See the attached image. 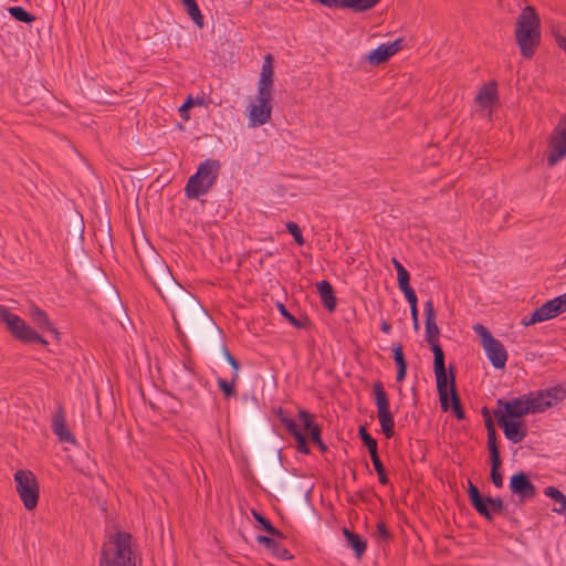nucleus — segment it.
<instances>
[{
  "mask_svg": "<svg viewBox=\"0 0 566 566\" xmlns=\"http://www.w3.org/2000/svg\"><path fill=\"white\" fill-rule=\"evenodd\" d=\"M8 11L15 21L23 22L25 24H31L36 19L34 14L28 12L22 7H10Z\"/></svg>",
  "mask_w": 566,
  "mask_h": 566,
  "instance_id": "obj_33",
  "label": "nucleus"
},
{
  "mask_svg": "<svg viewBox=\"0 0 566 566\" xmlns=\"http://www.w3.org/2000/svg\"><path fill=\"white\" fill-rule=\"evenodd\" d=\"M483 416L485 417V428H486V432H488V449L489 450H499L497 433L494 428L493 420L490 417L486 408L483 409Z\"/></svg>",
  "mask_w": 566,
  "mask_h": 566,
  "instance_id": "obj_29",
  "label": "nucleus"
},
{
  "mask_svg": "<svg viewBox=\"0 0 566 566\" xmlns=\"http://www.w3.org/2000/svg\"><path fill=\"white\" fill-rule=\"evenodd\" d=\"M564 263L566 264V258H565V261H564Z\"/></svg>",
  "mask_w": 566,
  "mask_h": 566,
  "instance_id": "obj_63",
  "label": "nucleus"
},
{
  "mask_svg": "<svg viewBox=\"0 0 566 566\" xmlns=\"http://www.w3.org/2000/svg\"><path fill=\"white\" fill-rule=\"evenodd\" d=\"M394 352V360L397 367L407 366V361L405 359V355L402 352L401 345H397L392 348Z\"/></svg>",
  "mask_w": 566,
  "mask_h": 566,
  "instance_id": "obj_50",
  "label": "nucleus"
},
{
  "mask_svg": "<svg viewBox=\"0 0 566 566\" xmlns=\"http://www.w3.org/2000/svg\"><path fill=\"white\" fill-rule=\"evenodd\" d=\"M286 230L293 237V239L295 240V242L298 245L304 244L305 241H304V237L302 234V230L295 222H292V221L287 222Z\"/></svg>",
  "mask_w": 566,
  "mask_h": 566,
  "instance_id": "obj_43",
  "label": "nucleus"
},
{
  "mask_svg": "<svg viewBox=\"0 0 566 566\" xmlns=\"http://www.w3.org/2000/svg\"><path fill=\"white\" fill-rule=\"evenodd\" d=\"M373 392L381 431L387 439H391L395 436V420L389 408L388 395L380 381L374 382Z\"/></svg>",
  "mask_w": 566,
  "mask_h": 566,
  "instance_id": "obj_9",
  "label": "nucleus"
},
{
  "mask_svg": "<svg viewBox=\"0 0 566 566\" xmlns=\"http://www.w3.org/2000/svg\"><path fill=\"white\" fill-rule=\"evenodd\" d=\"M229 364L233 369V381H237L239 379L240 363L233 356H229Z\"/></svg>",
  "mask_w": 566,
  "mask_h": 566,
  "instance_id": "obj_54",
  "label": "nucleus"
},
{
  "mask_svg": "<svg viewBox=\"0 0 566 566\" xmlns=\"http://www.w3.org/2000/svg\"><path fill=\"white\" fill-rule=\"evenodd\" d=\"M203 103H205V98L203 97L193 98L192 96H189L186 99V102L179 108L180 116L184 119H188L189 116L187 115V111L190 109V108H195L196 105L201 106V105H203Z\"/></svg>",
  "mask_w": 566,
  "mask_h": 566,
  "instance_id": "obj_39",
  "label": "nucleus"
},
{
  "mask_svg": "<svg viewBox=\"0 0 566 566\" xmlns=\"http://www.w3.org/2000/svg\"><path fill=\"white\" fill-rule=\"evenodd\" d=\"M237 381H233V377L231 380H227L223 378H218L217 384L219 389L223 392V395L229 398L235 395L234 385Z\"/></svg>",
  "mask_w": 566,
  "mask_h": 566,
  "instance_id": "obj_42",
  "label": "nucleus"
},
{
  "mask_svg": "<svg viewBox=\"0 0 566 566\" xmlns=\"http://www.w3.org/2000/svg\"><path fill=\"white\" fill-rule=\"evenodd\" d=\"M277 310L281 313V315L285 317L293 326L297 328L303 327L302 323L286 310L284 304L277 303Z\"/></svg>",
  "mask_w": 566,
  "mask_h": 566,
  "instance_id": "obj_48",
  "label": "nucleus"
},
{
  "mask_svg": "<svg viewBox=\"0 0 566 566\" xmlns=\"http://www.w3.org/2000/svg\"><path fill=\"white\" fill-rule=\"evenodd\" d=\"M0 322L7 326L12 336L24 344L39 343L44 346L48 345V340L34 328L3 305H0Z\"/></svg>",
  "mask_w": 566,
  "mask_h": 566,
  "instance_id": "obj_5",
  "label": "nucleus"
},
{
  "mask_svg": "<svg viewBox=\"0 0 566 566\" xmlns=\"http://www.w3.org/2000/svg\"><path fill=\"white\" fill-rule=\"evenodd\" d=\"M451 409L458 419H464V411L461 407L460 398L455 390V376L451 373L450 377Z\"/></svg>",
  "mask_w": 566,
  "mask_h": 566,
  "instance_id": "obj_31",
  "label": "nucleus"
},
{
  "mask_svg": "<svg viewBox=\"0 0 566 566\" xmlns=\"http://www.w3.org/2000/svg\"><path fill=\"white\" fill-rule=\"evenodd\" d=\"M298 418L302 421L304 429L310 432L311 440L317 444L319 450L322 452H325L327 450L326 444L321 439L322 429L318 424L314 423L312 421V415H310L306 410L300 409L298 410Z\"/></svg>",
  "mask_w": 566,
  "mask_h": 566,
  "instance_id": "obj_20",
  "label": "nucleus"
},
{
  "mask_svg": "<svg viewBox=\"0 0 566 566\" xmlns=\"http://www.w3.org/2000/svg\"><path fill=\"white\" fill-rule=\"evenodd\" d=\"M272 94H273V88H265V87L258 86V93H256L255 101L260 102V103L268 104V105H272L271 104Z\"/></svg>",
  "mask_w": 566,
  "mask_h": 566,
  "instance_id": "obj_47",
  "label": "nucleus"
},
{
  "mask_svg": "<svg viewBox=\"0 0 566 566\" xmlns=\"http://www.w3.org/2000/svg\"><path fill=\"white\" fill-rule=\"evenodd\" d=\"M252 515H253L254 520L262 526V528L268 534H270L271 536H274V537L284 538L283 533L281 531H279L277 528H275L271 524V522L266 517H264L260 512L253 510Z\"/></svg>",
  "mask_w": 566,
  "mask_h": 566,
  "instance_id": "obj_32",
  "label": "nucleus"
},
{
  "mask_svg": "<svg viewBox=\"0 0 566 566\" xmlns=\"http://www.w3.org/2000/svg\"><path fill=\"white\" fill-rule=\"evenodd\" d=\"M490 462H491V480L496 488L503 486V476L500 472L502 460L500 457V450H489Z\"/></svg>",
  "mask_w": 566,
  "mask_h": 566,
  "instance_id": "obj_26",
  "label": "nucleus"
},
{
  "mask_svg": "<svg viewBox=\"0 0 566 566\" xmlns=\"http://www.w3.org/2000/svg\"><path fill=\"white\" fill-rule=\"evenodd\" d=\"M220 161L217 159H206L200 163L197 172L189 177L185 193L188 199H199L208 193L218 179Z\"/></svg>",
  "mask_w": 566,
  "mask_h": 566,
  "instance_id": "obj_4",
  "label": "nucleus"
},
{
  "mask_svg": "<svg viewBox=\"0 0 566 566\" xmlns=\"http://www.w3.org/2000/svg\"><path fill=\"white\" fill-rule=\"evenodd\" d=\"M186 7V11L191 20L198 25V28L202 29L205 25L203 15L198 7V2H182Z\"/></svg>",
  "mask_w": 566,
  "mask_h": 566,
  "instance_id": "obj_34",
  "label": "nucleus"
},
{
  "mask_svg": "<svg viewBox=\"0 0 566 566\" xmlns=\"http://www.w3.org/2000/svg\"><path fill=\"white\" fill-rule=\"evenodd\" d=\"M558 315L566 312V293L552 300Z\"/></svg>",
  "mask_w": 566,
  "mask_h": 566,
  "instance_id": "obj_51",
  "label": "nucleus"
},
{
  "mask_svg": "<svg viewBox=\"0 0 566 566\" xmlns=\"http://www.w3.org/2000/svg\"><path fill=\"white\" fill-rule=\"evenodd\" d=\"M374 537L379 545L385 544L389 541L390 532L388 531L384 522H379L377 524L376 531L374 532Z\"/></svg>",
  "mask_w": 566,
  "mask_h": 566,
  "instance_id": "obj_41",
  "label": "nucleus"
},
{
  "mask_svg": "<svg viewBox=\"0 0 566 566\" xmlns=\"http://www.w3.org/2000/svg\"><path fill=\"white\" fill-rule=\"evenodd\" d=\"M139 556L133 536L124 531L112 534L103 544L98 566H137Z\"/></svg>",
  "mask_w": 566,
  "mask_h": 566,
  "instance_id": "obj_2",
  "label": "nucleus"
},
{
  "mask_svg": "<svg viewBox=\"0 0 566 566\" xmlns=\"http://www.w3.org/2000/svg\"><path fill=\"white\" fill-rule=\"evenodd\" d=\"M380 329L385 333V334H390L391 332V325L387 322V321H381V324H380Z\"/></svg>",
  "mask_w": 566,
  "mask_h": 566,
  "instance_id": "obj_59",
  "label": "nucleus"
},
{
  "mask_svg": "<svg viewBox=\"0 0 566 566\" xmlns=\"http://www.w3.org/2000/svg\"><path fill=\"white\" fill-rule=\"evenodd\" d=\"M15 490L24 507L32 511L39 501V485L35 475L30 470H18L14 473Z\"/></svg>",
  "mask_w": 566,
  "mask_h": 566,
  "instance_id": "obj_7",
  "label": "nucleus"
},
{
  "mask_svg": "<svg viewBox=\"0 0 566 566\" xmlns=\"http://www.w3.org/2000/svg\"><path fill=\"white\" fill-rule=\"evenodd\" d=\"M316 290L319 294L324 307L333 312L336 308V297L334 295L333 286L328 281H321L316 283Z\"/></svg>",
  "mask_w": 566,
  "mask_h": 566,
  "instance_id": "obj_23",
  "label": "nucleus"
},
{
  "mask_svg": "<svg viewBox=\"0 0 566 566\" xmlns=\"http://www.w3.org/2000/svg\"><path fill=\"white\" fill-rule=\"evenodd\" d=\"M468 495L474 510L488 521H492L495 514H501L505 510L501 497L483 496L471 481L468 485Z\"/></svg>",
  "mask_w": 566,
  "mask_h": 566,
  "instance_id": "obj_8",
  "label": "nucleus"
},
{
  "mask_svg": "<svg viewBox=\"0 0 566 566\" xmlns=\"http://www.w3.org/2000/svg\"><path fill=\"white\" fill-rule=\"evenodd\" d=\"M525 395L532 413H539L564 401L566 399V387L557 385Z\"/></svg>",
  "mask_w": 566,
  "mask_h": 566,
  "instance_id": "obj_6",
  "label": "nucleus"
},
{
  "mask_svg": "<svg viewBox=\"0 0 566 566\" xmlns=\"http://www.w3.org/2000/svg\"><path fill=\"white\" fill-rule=\"evenodd\" d=\"M483 349L494 368L502 369L505 367L507 361V352L499 339L495 338L494 340H489V344H484Z\"/></svg>",
  "mask_w": 566,
  "mask_h": 566,
  "instance_id": "obj_18",
  "label": "nucleus"
},
{
  "mask_svg": "<svg viewBox=\"0 0 566 566\" xmlns=\"http://www.w3.org/2000/svg\"><path fill=\"white\" fill-rule=\"evenodd\" d=\"M537 312L536 310L530 315V316H524L522 318V324L524 326H530V325H533V324H536V323H541V317L537 316Z\"/></svg>",
  "mask_w": 566,
  "mask_h": 566,
  "instance_id": "obj_52",
  "label": "nucleus"
},
{
  "mask_svg": "<svg viewBox=\"0 0 566 566\" xmlns=\"http://www.w3.org/2000/svg\"><path fill=\"white\" fill-rule=\"evenodd\" d=\"M473 331L479 337H481L482 346H484V344H489V340L495 339L491 332L482 324L478 323L473 325Z\"/></svg>",
  "mask_w": 566,
  "mask_h": 566,
  "instance_id": "obj_44",
  "label": "nucleus"
},
{
  "mask_svg": "<svg viewBox=\"0 0 566 566\" xmlns=\"http://www.w3.org/2000/svg\"><path fill=\"white\" fill-rule=\"evenodd\" d=\"M343 535L345 536L348 545L355 552L357 558H360L367 548V543L358 534L350 532L347 527L343 528Z\"/></svg>",
  "mask_w": 566,
  "mask_h": 566,
  "instance_id": "obj_25",
  "label": "nucleus"
},
{
  "mask_svg": "<svg viewBox=\"0 0 566 566\" xmlns=\"http://www.w3.org/2000/svg\"><path fill=\"white\" fill-rule=\"evenodd\" d=\"M370 459H371L373 465H374V468H375V470L377 472L379 482L382 485H388L389 484V479H388V476L386 474L385 467H384V464H382L378 453L370 455Z\"/></svg>",
  "mask_w": 566,
  "mask_h": 566,
  "instance_id": "obj_38",
  "label": "nucleus"
},
{
  "mask_svg": "<svg viewBox=\"0 0 566 566\" xmlns=\"http://www.w3.org/2000/svg\"><path fill=\"white\" fill-rule=\"evenodd\" d=\"M51 427L59 441L71 444L76 443L75 437L67 428L65 411L62 406H59L56 411L53 413Z\"/></svg>",
  "mask_w": 566,
  "mask_h": 566,
  "instance_id": "obj_15",
  "label": "nucleus"
},
{
  "mask_svg": "<svg viewBox=\"0 0 566 566\" xmlns=\"http://www.w3.org/2000/svg\"><path fill=\"white\" fill-rule=\"evenodd\" d=\"M406 374H407V366H400V367H397V381L400 382L405 379L406 377Z\"/></svg>",
  "mask_w": 566,
  "mask_h": 566,
  "instance_id": "obj_56",
  "label": "nucleus"
},
{
  "mask_svg": "<svg viewBox=\"0 0 566 566\" xmlns=\"http://www.w3.org/2000/svg\"><path fill=\"white\" fill-rule=\"evenodd\" d=\"M277 537H269L265 535H258L256 541L259 544L265 546L268 549H270L272 553L275 552L280 543L276 541Z\"/></svg>",
  "mask_w": 566,
  "mask_h": 566,
  "instance_id": "obj_46",
  "label": "nucleus"
},
{
  "mask_svg": "<svg viewBox=\"0 0 566 566\" xmlns=\"http://www.w3.org/2000/svg\"><path fill=\"white\" fill-rule=\"evenodd\" d=\"M156 273L159 280L149 273H146L147 279L169 307L177 327L178 317L188 319L190 314L203 312L196 296L175 280L167 265L159 262L156 265Z\"/></svg>",
  "mask_w": 566,
  "mask_h": 566,
  "instance_id": "obj_1",
  "label": "nucleus"
},
{
  "mask_svg": "<svg viewBox=\"0 0 566 566\" xmlns=\"http://www.w3.org/2000/svg\"><path fill=\"white\" fill-rule=\"evenodd\" d=\"M475 102L480 107L491 109V107L497 102L496 83L490 82L489 84L483 85L475 97ZM489 115H491V111H489Z\"/></svg>",
  "mask_w": 566,
  "mask_h": 566,
  "instance_id": "obj_21",
  "label": "nucleus"
},
{
  "mask_svg": "<svg viewBox=\"0 0 566 566\" xmlns=\"http://www.w3.org/2000/svg\"><path fill=\"white\" fill-rule=\"evenodd\" d=\"M544 494L559 504L558 507L553 510L554 512L557 514H564L566 512V495L562 491L554 486H547L544 490Z\"/></svg>",
  "mask_w": 566,
  "mask_h": 566,
  "instance_id": "obj_30",
  "label": "nucleus"
},
{
  "mask_svg": "<svg viewBox=\"0 0 566 566\" xmlns=\"http://www.w3.org/2000/svg\"><path fill=\"white\" fill-rule=\"evenodd\" d=\"M556 43L557 45L566 52V38L562 34H556Z\"/></svg>",
  "mask_w": 566,
  "mask_h": 566,
  "instance_id": "obj_57",
  "label": "nucleus"
},
{
  "mask_svg": "<svg viewBox=\"0 0 566 566\" xmlns=\"http://www.w3.org/2000/svg\"><path fill=\"white\" fill-rule=\"evenodd\" d=\"M329 9H349L354 12H364L375 7L377 2H319Z\"/></svg>",
  "mask_w": 566,
  "mask_h": 566,
  "instance_id": "obj_27",
  "label": "nucleus"
},
{
  "mask_svg": "<svg viewBox=\"0 0 566 566\" xmlns=\"http://www.w3.org/2000/svg\"><path fill=\"white\" fill-rule=\"evenodd\" d=\"M411 318H412V325H413L415 331H419L420 323H419V313H418V311H416V314L411 313Z\"/></svg>",
  "mask_w": 566,
  "mask_h": 566,
  "instance_id": "obj_58",
  "label": "nucleus"
},
{
  "mask_svg": "<svg viewBox=\"0 0 566 566\" xmlns=\"http://www.w3.org/2000/svg\"><path fill=\"white\" fill-rule=\"evenodd\" d=\"M552 34L554 35L555 39H556V34H560L558 27H556V25L552 27Z\"/></svg>",
  "mask_w": 566,
  "mask_h": 566,
  "instance_id": "obj_62",
  "label": "nucleus"
},
{
  "mask_svg": "<svg viewBox=\"0 0 566 566\" xmlns=\"http://www.w3.org/2000/svg\"><path fill=\"white\" fill-rule=\"evenodd\" d=\"M496 403L499 408L494 412L505 415L506 419L522 418L532 413L526 395H521L511 400L497 399Z\"/></svg>",
  "mask_w": 566,
  "mask_h": 566,
  "instance_id": "obj_12",
  "label": "nucleus"
},
{
  "mask_svg": "<svg viewBox=\"0 0 566 566\" xmlns=\"http://www.w3.org/2000/svg\"><path fill=\"white\" fill-rule=\"evenodd\" d=\"M433 371L436 376L440 405L442 410L446 411L449 408L448 394L450 391V377L451 373L453 375L454 373L451 368L450 373H447L444 364V353L441 346H436V348H433Z\"/></svg>",
  "mask_w": 566,
  "mask_h": 566,
  "instance_id": "obj_10",
  "label": "nucleus"
},
{
  "mask_svg": "<svg viewBox=\"0 0 566 566\" xmlns=\"http://www.w3.org/2000/svg\"><path fill=\"white\" fill-rule=\"evenodd\" d=\"M424 314H426V339L431 346V350L433 352V348L439 345V336H440V329L438 325L436 324V312L433 307V301L432 298H429L424 303Z\"/></svg>",
  "mask_w": 566,
  "mask_h": 566,
  "instance_id": "obj_16",
  "label": "nucleus"
},
{
  "mask_svg": "<svg viewBox=\"0 0 566 566\" xmlns=\"http://www.w3.org/2000/svg\"><path fill=\"white\" fill-rule=\"evenodd\" d=\"M273 555L277 556L280 559L287 560L292 558L291 553L283 547L281 544L277 546Z\"/></svg>",
  "mask_w": 566,
  "mask_h": 566,
  "instance_id": "obj_53",
  "label": "nucleus"
},
{
  "mask_svg": "<svg viewBox=\"0 0 566 566\" xmlns=\"http://www.w3.org/2000/svg\"><path fill=\"white\" fill-rule=\"evenodd\" d=\"M397 280L400 290L410 287V274L406 269H400L397 272Z\"/></svg>",
  "mask_w": 566,
  "mask_h": 566,
  "instance_id": "obj_49",
  "label": "nucleus"
},
{
  "mask_svg": "<svg viewBox=\"0 0 566 566\" xmlns=\"http://www.w3.org/2000/svg\"><path fill=\"white\" fill-rule=\"evenodd\" d=\"M391 55H395L399 50H401L402 39H397L394 42L386 43Z\"/></svg>",
  "mask_w": 566,
  "mask_h": 566,
  "instance_id": "obj_55",
  "label": "nucleus"
},
{
  "mask_svg": "<svg viewBox=\"0 0 566 566\" xmlns=\"http://www.w3.org/2000/svg\"><path fill=\"white\" fill-rule=\"evenodd\" d=\"M274 84V71H273V57L271 54H266L262 64L260 78L258 81L259 87L273 88Z\"/></svg>",
  "mask_w": 566,
  "mask_h": 566,
  "instance_id": "obj_24",
  "label": "nucleus"
},
{
  "mask_svg": "<svg viewBox=\"0 0 566 566\" xmlns=\"http://www.w3.org/2000/svg\"><path fill=\"white\" fill-rule=\"evenodd\" d=\"M176 387L180 392L193 395V385L197 379L196 374L186 365L182 366L179 374L175 375Z\"/></svg>",
  "mask_w": 566,
  "mask_h": 566,
  "instance_id": "obj_22",
  "label": "nucleus"
},
{
  "mask_svg": "<svg viewBox=\"0 0 566 566\" xmlns=\"http://www.w3.org/2000/svg\"><path fill=\"white\" fill-rule=\"evenodd\" d=\"M358 434H359V438L361 439L364 446L368 449L369 455L378 453L376 439H374L367 432V430L364 426L359 427Z\"/></svg>",
  "mask_w": 566,
  "mask_h": 566,
  "instance_id": "obj_36",
  "label": "nucleus"
},
{
  "mask_svg": "<svg viewBox=\"0 0 566 566\" xmlns=\"http://www.w3.org/2000/svg\"><path fill=\"white\" fill-rule=\"evenodd\" d=\"M391 262L397 272H399L400 269H405V266L397 259L394 258Z\"/></svg>",
  "mask_w": 566,
  "mask_h": 566,
  "instance_id": "obj_60",
  "label": "nucleus"
},
{
  "mask_svg": "<svg viewBox=\"0 0 566 566\" xmlns=\"http://www.w3.org/2000/svg\"><path fill=\"white\" fill-rule=\"evenodd\" d=\"M391 56L387 44L382 43L368 54L367 60L370 64L378 65L388 61Z\"/></svg>",
  "mask_w": 566,
  "mask_h": 566,
  "instance_id": "obj_28",
  "label": "nucleus"
},
{
  "mask_svg": "<svg viewBox=\"0 0 566 566\" xmlns=\"http://www.w3.org/2000/svg\"><path fill=\"white\" fill-rule=\"evenodd\" d=\"M536 312L538 314L537 316L541 317L542 322H545V321H548L551 318L558 316L552 300L544 303L541 307H538L536 310Z\"/></svg>",
  "mask_w": 566,
  "mask_h": 566,
  "instance_id": "obj_37",
  "label": "nucleus"
},
{
  "mask_svg": "<svg viewBox=\"0 0 566 566\" xmlns=\"http://www.w3.org/2000/svg\"><path fill=\"white\" fill-rule=\"evenodd\" d=\"M514 36L521 55L533 57L541 43V19L533 7H525L516 18Z\"/></svg>",
  "mask_w": 566,
  "mask_h": 566,
  "instance_id": "obj_3",
  "label": "nucleus"
},
{
  "mask_svg": "<svg viewBox=\"0 0 566 566\" xmlns=\"http://www.w3.org/2000/svg\"><path fill=\"white\" fill-rule=\"evenodd\" d=\"M510 490L513 494L517 495L521 502L528 501L536 495V488L531 482L528 476L520 471L513 474L510 479Z\"/></svg>",
  "mask_w": 566,
  "mask_h": 566,
  "instance_id": "obj_13",
  "label": "nucleus"
},
{
  "mask_svg": "<svg viewBox=\"0 0 566 566\" xmlns=\"http://www.w3.org/2000/svg\"><path fill=\"white\" fill-rule=\"evenodd\" d=\"M566 157V115L562 116L558 124L555 126L549 144L547 154L548 166H555Z\"/></svg>",
  "mask_w": 566,
  "mask_h": 566,
  "instance_id": "obj_11",
  "label": "nucleus"
},
{
  "mask_svg": "<svg viewBox=\"0 0 566 566\" xmlns=\"http://www.w3.org/2000/svg\"><path fill=\"white\" fill-rule=\"evenodd\" d=\"M272 105L254 101L248 107L249 127H259L271 119Z\"/></svg>",
  "mask_w": 566,
  "mask_h": 566,
  "instance_id": "obj_17",
  "label": "nucleus"
},
{
  "mask_svg": "<svg viewBox=\"0 0 566 566\" xmlns=\"http://www.w3.org/2000/svg\"><path fill=\"white\" fill-rule=\"evenodd\" d=\"M222 352H223V355H224L227 361L229 363V356H232V354L229 352V349L226 346L222 347Z\"/></svg>",
  "mask_w": 566,
  "mask_h": 566,
  "instance_id": "obj_61",
  "label": "nucleus"
},
{
  "mask_svg": "<svg viewBox=\"0 0 566 566\" xmlns=\"http://www.w3.org/2000/svg\"><path fill=\"white\" fill-rule=\"evenodd\" d=\"M400 291L405 294V297L410 305V313L416 314V311H418V298L413 289L410 286Z\"/></svg>",
  "mask_w": 566,
  "mask_h": 566,
  "instance_id": "obj_45",
  "label": "nucleus"
},
{
  "mask_svg": "<svg viewBox=\"0 0 566 566\" xmlns=\"http://www.w3.org/2000/svg\"><path fill=\"white\" fill-rule=\"evenodd\" d=\"M293 438L296 441V449L300 453L308 454L310 453V447L307 444L306 437L304 433L300 430L298 426L289 431Z\"/></svg>",
  "mask_w": 566,
  "mask_h": 566,
  "instance_id": "obj_35",
  "label": "nucleus"
},
{
  "mask_svg": "<svg viewBox=\"0 0 566 566\" xmlns=\"http://www.w3.org/2000/svg\"><path fill=\"white\" fill-rule=\"evenodd\" d=\"M29 316L32 323L42 332H50L56 338L59 337L57 329L51 323L46 312L40 308L38 305L32 304L29 307Z\"/></svg>",
  "mask_w": 566,
  "mask_h": 566,
  "instance_id": "obj_19",
  "label": "nucleus"
},
{
  "mask_svg": "<svg viewBox=\"0 0 566 566\" xmlns=\"http://www.w3.org/2000/svg\"><path fill=\"white\" fill-rule=\"evenodd\" d=\"M494 417L507 440L513 443H520L525 439L527 431L522 427V422L506 419L505 415L501 412H494Z\"/></svg>",
  "mask_w": 566,
  "mask_h": 566,
  "instance_id": "obj_14",
  "label": "nucleus"
},
{
  "mask_svg": "<svg viewBox=\"0 0 566 566\" xmlns=\"http://www.w3.org/2000/svg\"><path fill=\"white\" fill-rule=\"evenodd\" d=\"M273 412L287 431H291L292 429L297 427L294 419L290 418L281 407L274 408Z\"/></svg>",
  "mask_w": 566,
  "mask_h": 566,
  "instance_id": "obj_40",
  "label": "nucleus"
}]
</instances>
